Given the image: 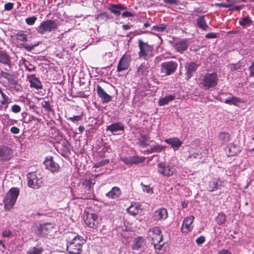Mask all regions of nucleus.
I'll return each instance as SVG.
<instances>
[{
  "label": "nucleus",
  "mask_w": 254,
  "mask_h": 254,
  "mask_svg": "<svg viewBox=\"0 0 254 254\" xmlns=\"http://www.w3.org/2000/svg\"><path fill=\"white\" fill-rule=\"evenodd\" d=\"M149 237L156 253L160 254L165 251L167 245L163 242V236L160 227H154L151 228L149 231Z\"/></svg>",
  "instance_id": "nucleus-1"
},
{
  "label": "nucleus",
  "mask_w": 254,
  "mask_h": 254,
  "mask_svg": "<svg viewBox=\"0 0 254 254\" xmlns=\"http://www.w3.org/2000/svg\"><path fill=\"white\" fill-rule=\"evenodd\" d=\"M218 81V76L216 72L206 73L201 76V78L199 79V86L204 90H209L216 87Z\"/></svg>",
  "instance_id": "nucleus-2"
},
{
  "label": "nucleus",
  "mask_w": 254,
  "mask_h": 254,
  "mask_svg": "<svg viewBox=\"0 0 254 254\" xmlns=\"http://www.w3.org/2000/svg\"><path fill=\"white\" fill-rule=\"evenodd\" d=\"M19 194V190L17 188H11L5 194L3 202L5 211H10L14 205Z\"/></svg>",
  "instance_id": "nucleus-3"
},
{
  "label": "nucleus",
  "mask_w": 254,
  "mask_h": 254,
  "mask_svg": "<svg viewBox=\"0 0 254 254\" xmlns=\"http://www.w3.org/2000/svg\"><path fill=\"white\" fill-rule=\"evenodd\" d=\"M85 242V240L82 236L77 235L68 241L66 251L69 254H79L81 253L82 245Z\"/></svg>",
  "instance_id": "nucleus-4"
},
{
  "label": "nucleus",
  "mask_w": 254,
  "mask_h": 254,
  "mask_svg": "<svg viewBox=\"0 0 254 254\" xmlns=\"http://www.w3.org/2000/svg\"><path fill=\"white\" fill-rule=\"evenodd\" d=\"M139 51L138 53L139 59L148 60L154 56V47L152 45L144 42L141 40L138 41Z\"/></svg>",
  "instance_id": "nucleus-5"
},
{
  "label": "nucleus",
  "mask_w": 254,
  "mask_h": 254,
  "mask_svg": "<svg viewBox=\"0 0 254 254\" xmlns=\"http://www.w3.org/2000/svg\"><path fill=\"white\" fill-rule=\"evenodd\" d=\"M28 187L34 189H39L43 184L42 177L37 172H30L27 175Z\"/></svg>",
  "instance_id": "nucleus-6"
},
{
  "label": "nucleus",
  "mask_w": 254,
  "mask_h": 254,
  "mask_svg": "<svg viewBox=\"0 0 254 254\" xmlns=\"http://www.w3.org/2000/svg\"><path fill=\"white\" fill-rule=\"evenodd\" d=\"M158 173L163 177H170L176 173L175 166L166 162H161L157 165Z\"/></svg>",
  "instance_id": "nucleus-7"
},
{
  "label": "nucleus",
  "mask_w": 254,
  "mask_h": 254,
  "mask_svg": "<svg viewBox=\"0 0 254 254\" xmlns=\"http://www.w3.org/2000/svg\"><path fill=\"white\" fill-rule=\"evenodd\" d=\"M58 28V24L54 20L49 19L41 23L37 28L38 33L44 34L46 32H51Z\"/></svg>",
  "instance_id": "nucleus-8"
},
{
  "label": "nucleus",
  "mask_w": 254,
  "mask_h": 254,
  "mask_svg": "<svg viewBox=\"0 0 254 254\" xmlns=\"http://www.w3.org/2000/svg\"><path fill=\"white\" fill-rule=\"evenodd\" d=\"M177 67L178 64L176 62L173 61L165 62L161 64L160 72L165 75H170L175 72Z\"/></svg>",
  "instance_id": "nucleus-9"
},
{
  "label": "nucleus",
  "mask_w": 254,
  "mask_h": 254,
  "mask_svg": "<svg viewBox=\"0 0 254 254\" xmlns=\"http://www.w3.org/2000/svg\"><path fill=\"white\" fill-rule=\"evenodd\" d=\"M94 183L90 180L85 179L81 182L83 198L91 199L93 196V186Z\"/></svg>",
  "instance_id": "nucleus-10"
},
{
  "label": "nucleus",
  "mask_w": 254,
  "mask_h": 254,
  "mask_svg": "<svg viewBox=\"0 0 254 254\" xmlns=\"http://www.w3.org/2000/svg\"><path fill=\"white\" fill-rule=\"evenodd\" d=\"M86 225L89 228L97 229L99 226L98 216L95 213H88L83 218Z\"/></svg>",
  "instance_id": "nucleus-11"
},
{
  "label": "nucleus",
  "mask_w": 254,
  "mask_h": 254,
  "mask_svg": "<svg viewBox=\"0 0 254 254\" xmlns=\"http://www.w3.org/2000/svg\"><path fill=\"white\" fill-rule=\"evenodd\" d=\"M44 164L47 170L52 173H56L59 172L60 167L59 165L56 162L52 156H47L44 161Z\"/></svg>",
  "instance_id": "nucleus-12"
},
{
  "label": "nucleus",
  "mask_w": 254,
  "mask_h": 254,
  "mask_svg": "<svg viewBox=\"0 0 254 254\" xmlns=\"http://www.w3.org/2000/svg\"><path fill=\"white\" fill-rule=\"evenodd\" d=\"M131 61V57L130 55L124 54L119 62L117 68V71L121 72L127 70L130 65Z\"/></svg>",
  "instance_id": "nucleus-13"
},
{
  "label": "nucleus",
  "mask_w": 254,
  "mask_h": 254,
  "mask_svg": "<svg viewBox=\"0 0 254 254\" xmlns=\"http://www.w3.org/2000/svg\"><path fill=\"white\" fill-rule=\"evenodd\" d=\"M194 219V217L193 216H190L185 218L181 228L182 233L187 234L192 230L193 227L192 223Z\"/></svg>",
  "instance_id": "nucleus-14"
},
{
  "label": "nucleus",
  "mask_w": 254,
  "mask_h": 254,
  "mask_svg": "<svg viewBox=\"0 0 254 254\" xmlns=\"http://www.w3.org/2000/svg\"><path fill=\"white\" fill-rule=\"evenodd\" d=\"M13 156V150L9 147L2 146L0 147V160L9 161Z\"/></svg>",
  "instance_id": "nucleus-15"
},
{
  "label": "nucleus",
  "mask_w": 254,
  "mask_h": 254,
  "mask_svg": "<svg viewBox=\"0 0 254 254\" xmlns=\"http://www.w3.org/2000/svg\"><path fill=\"white\" fill-rule=\"evenodd\" d=\"M127 7L121 3L110 4L108 8L112 13L116 16H119L121 14V10L127 9Z\"/></svg>",
  "instance_id": "nucleus-16"
},
{
  "label": "nucleus",
  "mask_w": 254,
  "mask_h": 254,
  "mask_svg": "<svg viewBox=\"0 0 254 254\" xmlns=\"http://www.w3.org/2000/svg\"><path fill=\"white\" fill-rule=\"evenodd\" d=\"M168 216L167 209L165 208H161L154 211L153 218L154 220L156 221L165 220L167 218Z\"/></svg>",
  "instance_id": "nucleus-17"
},
{
  "label": "nucleus",
  "mask_w": 254,
  "mask_h": 254,
  "mask_svg": "<svg viewBox=\"0 0 254 254\" xmlns=\"http://www.w3.org/2000/svg\"><path fill=\"white\" fill-rule=\"evenodd\" d=\"M96 90L98 96L102 100V103H108L112 100V96L107 94L100 85H97Z\"/></svg>",
  "instance_id": "nucleus-18"
},
{
  "label": "nucleus",
  "mask_w": 254,
  "mask_h": 254,
  "mask_svg": "<svg viewBox=\"0 0 254 254\" xmlns=\"http://www.w3.org/2000/svg\"><path fill=\"white\" fill-rule=\"evenodd\" d=\"M27 78L30 83L31 87L34 88L38 90L42 88V85L41 81L38 78L36 77V75L35 74L28 75Z\"/></svg>",
  "instance_id": "nucleus-19"
},
{
  "label": "nucleus",
  "mask_w": 254,
  "mask_h": 254,
  "mask_svg": "<svg viewBox=\"0 0 254 254\" xmlns=\"http://www.w3.org/2000/svg\"><path fill=\"white\" fill-rule=\"evenodd\" d=\"M198 66V65L193 62H190L186 64L185 69L187 79H189L192 76L193 73L195 72Z\"/></svg>",
  "instance_id": "nucleus-20"
},
{
  "label": "nucleus",
  "mask_w": 254,
  "mask_h": 254,
  "mask_svg": "<svg viewBox=\"0 0 254 254\" xmlns=\"http://www.w3.org/2000/svg\"><path fill=\"white\" fill-rule=\"evenodd\" d=\"M189 46L188 40L187 39H183L179 41L174 44L175 50L181 53L186 51Z\"/></svg>",
  "instance_id": "nucleus-21"
},
{
  "label": "nucleus",
  "mask_w": 254,
  "mask_h": 254,
  "mask_svg": "<svg viewBox=\"0 0 254 254\" xmlns=\"http://www.w3.org/2000/svg\"><path fill=\"white\" fill-rule=\"evenodd\" d=\"M54 229V225L52 223H45L40 225L38 228L41 234L43 235H47L52 232Z\"/></svg>",
  "instance_id": "nucleus-22"
},
{
  "label": "nucleus",
  "mask_w": 254,
  "mask_h": 254,
  "mask_svg": "<svg viewBox=\"0 0 254 254\" xmlns=\"http://www.w3.org/2000/svg\"><path fill=\"white\" fill-rule=\"evenodd\" d=\"M122 194L121 189L118 187H114L111 190L106 193V196L112 199H117Z\"/></svg>",
  "instance_id": "nucleus-23"
},
{
  "label": "nucleus",
  "mask_w": 254,
  "mask_h": 254,
  "mask_svg": "<svg viewBox=\"0 0 254 254\" xmlns=\"http://www.w3.org/2000/svg\"><path fill=\"white\" fill-rule=\"evenodd\" d=\"M165 142L170 145L175 149H178L182 144V141L178 137H172L165 139Z\"/></svg>",
  "instance_id": "nucleus-24"
},
{
  "label": "nucleus",
  "mask_w": 254,
  "mask_h": 254,
  "mask_svg": "<svg viewBox=\"0 0 254 254\" xmlns=\"http://www.w3.org/2000/svg\"><path fill=\"white\" fill-rule=\"evenodd\" d=\"M106 130L107 131H110L112 133L118 131H124V126L120 122L116 123L107 126Z\"/></svg>",
  "instance_id": "nucleus-25"
},
{
  "label": "nucleus",
  "mask_w": 254,
  "mask_h": 254,
  "mask_svg": "<svg viewBox=\"0 0 254 254\" xmlns=\"http://www.w3.org/2000/svg\"><path fill=\"white\" fill-rule=\"evenodd\" d=\"M196 25L200 29L204 31L209 29V26L206 23L204 15L200 16L196 19Z\"/></svg>",
  "instance_id": "nucleus-26"
},
{
  "label": "nucleus",
  "mask_w": 254,
  "mask_h": 254,
  "mask_svg": "<svg viewBox=\"0 0 254 254\" xmlns=\"http://www.w3.org/2000/svg\"><path fill=\"white\" fill-rule=\"evenodd\" d=\"M10 57L5 51H0V63L7 65L9 67L11 66Z\"/></svg>",
  "instance_id": "nucleus-27"
},
{
  "label": "nucleus",
  "mask_w": 254,
  "mask_h": 254,
  "mask_svg": "<svg viewBox=\"0 0 254 254\" xmlns=\"http://www.w3.org/2000/svg\"><path fill=\"white\" fill-rule=\"evenodd\" d=\"M139 137L137 138V144L140 146L142 147H145L147 146L149 144L148 142L150 138L149 135L143 134L140 132H139Z\"/></svg>",
  "instance_id": "nucleus-28"
},
{
  "label": "nucleus",
  "mask_w": 254,
  "mask_h": 254,
  "mask_svg": "<svg viewBox=\"0 0 254 254\" xmlns=\"http://www.w3.org/2000/svg\"><path fill=\"white\" fill-rule=\"evenodd\" d=\"M231 139L230 133L226 131H221L219 133L218 140L221 142L222 145L227 144Z\"/></svg>",
  "instance_id": "nucleus-29"
},
{
  "label": "nucleus",
  "mask_w": 254,
  "mask_h": 254,
  "mask_svg": "<svg viewBox=\"0 0 254 254\" xmlns=\"http://www.w3.org/2000/svg\"><path fill=\"white\" fill-rule=\"evenodd\" d=\"M226 151L228 156H233L236 155L239 152V147L230 143L226 149Z\"/></svg>",
  "instance_id": "nucleus-30"
},
{
  "label": "nucleus",
  "mask_w": 254,
  "mask_h": 254,
  "mask_svg": "<svg viewBox=\"0 0 254 254\" xmlns=\"http://www.w3.org/2000/svg\"><path fill=\"white\" fill-rule=\"evenodd\" d=\"M243 102V101L241 98L235 96L228 97L224 101V103L226 104L236 106H238L239 104Z\"/></svg>",
  "instance_id": "nucleus-31"
},
{
  "label": "nucleus",
  "mask_w": 254,
  "mask_h": 254,
  "mask_svg": "<svg viewBox=\"0 0 254 254\" xmlns=\"http://www.w3.org/2000/svg\"><path fill=\"white\" fill-rule=\"evenodd\" d=\"M127 211L128 213L133 216L141 212V209L140 207L136 203H131L130 206L127 208Z\"/></svg>",
  "instance_id": "nucleus-32"
},
{
  "label": "nucleus",
  "mask_w": 254,
  "mask_h": 254,
  "mask_svg": "<svg viewBox=\"0 0 254 254\" xmlns=\"http://www.w3.org/2000/svg\"><path fill=\"white\" fill-rule=\"evenodd\" d=\"M144 243V239L142 237H138L134 239L132 245V249L137 251L141 249Z\"/></svg>",
  "instance_id": "nucleus-33"
},
{
  "label": "nucleus",
  "mask_w": 254,
  "mask_h": 254,
  "mask_svg": "<svg viewBox=\"0 0 254 254\" xmlns=\"http://www.w3.org/2000/svg\"><path fill=\"white\" fill-rule=\"evenodd\" d=\"M175 98V96L173 95L166 96L159 100L158 104L159 106H164L168 104L170 102L174 100Z\"/></svg>",
  "instance_id": "nucleus-34"
},
{
  "label": "nucleus",
  "mask_w": 254,
  "mask_h": 254,
  "mask_svg": "<svg viewBox=\"0 0 254 254\" xmlns=\"http://www.w3.org/2000/svg\"><path fill=\"white\" fill-rule=\"evenodd\" d=\"M253 21L249 17H242L239 22V24L242 26L245 27L251 26Z\"/></svg>",
  "instance_id": "nucleus-35"
},
{
  "label": "nucleus",
  "mask_w": 254,
  "mask_h": 254,
  "mask_svg": "<svg viewBox=\"0 0 254 254\" xmlns=\"http://www.w3.org/2000/svg\"><path fill=\"white\" fill-rule=\"evenodd\" d=\"M226 220V215L222 212L219 213L217 216L215 218V220L219 225L224 224Z\"/></svg>",
  "instance_id": "nucleus-36"
},
{
  "label": "nucleus",
  "mask_w": 254,
  "mask_h": 254,
  "mask_svg": "<svg viewBox=\"0 0 254 254\" xmlns=\"http://www.w3.org/2000/svg\"><path fill=\"white\" fill-rule=\"evenodd\" d=\"M0 75L3 78H6L10 83H12L15 80L14 75L10 73L2 71Z\"/></svg>",
  "instance_id": "nucleus-37"
},
{
  "label": "nucleus",
  "mask_w": 254,
  "mask_h": 254,
  "mask_svg": "<svg viewBox=\"0 0 254 254\" xmlns=\"http://www.w3.org/2000/svg\"><path fill=\"white\" fill-rule=\"evenodd\" d=\"M15 37L17 40L20 41L21 42H26L27 41V35L24 33L22 31H20L16 33L15 35Z\"/></svg>",
  "instance_id": "nucleus-38"
},
{
  "label": "nucleus",
  "mask_w": 254,
  "mask_h": 254,
  "mask_svg": "<svg viewBox=\"0 0 254 254\" xmlns=\"http://www.w3.org/2000/svg\"><path fill=\"white\" fill-rule=\"evenodd\" d=\"M131 157L132 165L143 163L145 160L144 156H131Z\"/></svg>",
  "instance_id": "nucleus-39"
},
{
  "label": "nucleus",
  "mask_w": 254,
  "mask_h": 254,
  "mask_svg": "<svg viewBox=\"0 0 254 254\" xmlns=\"http://www.w3.org/2000/svg\"><path fill=\"white\" fill-rule=\"evenodd\" d=\"M217 187V181L216 179H213L209 181L207 187V190L210 191H212L216 190Z\"/></svg>",
  "instance_id": "nucleus-40"
},
{
  "label": "nucleus",
  "mask_w": 254,
  "mask_h": 254,
  "mask_svg": "<svg viewBox=\"0 0 254 254\" xmlns=\"http://www.w3.org/2000/svg\"><path fill=\"white\" fill-rule=\"evenodd\" d=\"M147 72V67L144 64H141L137 68V73L139 75H145Z\"/></svg>",
  "instance_id": "nucleus-41"
},
{
  "label": "nucleus",
  "mask_w": 254,
  "mask_h": 254,
  "mask_svg": "<svg viewBox=\"0 0 254 254\" xmlns=\"http://www.w3.org/2000/svg\"><path fill=\"white\" fill-rule=\"evenodd\" d=\"M43 251V249L41 247H34L31 248L28 252V254H41Z\"/></svg>",
  "instance_id": "nucleus-42"
},
{
  "label": "nucleus",
  "mask_w": 254,
  "mask_h": 254,
  "mask_svg": "<svg viewBox=\"0 0 254 254\" xmlns=\"http://www.w3.org/2000/svg\"><path fill=\"white\" fill-rule=\"evenodd\" d=\"M167 28V26L165 24H162L158 25L153 26L151 29L155 31L159 32H164L166 29Z\"/></svg>",
  "instance_id": "nucleus-43"
},
{
  "label": "nucleus",
  "mask_w": 254,
  "mask_h": 254,
  "mask_svg": "<svg viewBox=\"0 0 254 254\" xmlns=\"http://www.w3.org/2000/svg\"><path fill=\"white\" fill-rule=\"evenodd\" d=\"M41 104L42 107L47 111L50 112L52 111V108L51 106V102L50 101H44Z\"/></svg>",
  "instance_id": "nucleus-44"
},
{
  "label": "nucleus",
  "mask_w": 254,
  "mask_h": 254,
  "mask_svg": "<svg viewBox=\"0 0 254 254\" xmlns=\"http://www.w3.org/2000/svg\"><path fill=\"white\" fill-rule=\"evenodd\" d=\"M110 162V159H106L105 160H103L102 161H99L97 162L96 163L94 164L93 167L94 168H99L100 167H102L105 166V165L108 164Z\"/></svg>",
  "instance_id": "nucleus-45"
},
{
  "label": "nucleus",
  "mask_w": 254,
  "mask_h": 254,
  "mask_svg": "<svg viewBox=\"0 0 254 254\" xmlns=\"http://www.w3.org/2000/svg\"><path fill=\"white\" fill-rule=\"evenodd\" d=\"M37 17L36 16H33L32 17L27 18L25 19V21L28 25H32L35 23Z\"/></svg>",
  "instance_id": "nucleus-46"
},
{
  "label": "nucleus",
  "mask_w": 254,
  "mask_h": 254,
  "mask_svg": "<svg viewBox=\"0 0 254 254\" xmlns=\"http://www.w3.org/2000/svg\"><path fill=\"white\" fill-rule=\"evenodd\" d=\"M2 97V100L0 101V103L2 105H5L10 102V99L8 98L7 96L6 95L5 93L2 94L1 95Z\"/></svg>",
  "instance_id": "nucleus-47"
},
{
  "label": "nucleus",
  "mask_w": 254,
  "mask_h": 254,
  "mask_svg": "<svg viewBox=\"0 0 254 254\" xmlns=\"http://www.w3.org/2000/svg\"><path fill=\"white\" fill-rule=\"evenodd\" d=\"M82 118H83V115H80L79 116H73L72 117L69 118L68 120L72 122H78V121L82 120Z\"/></svg>",
  "instance_id": "nucleus-48"
},
{
  "label": "nucleus",
  "mask_w": 254,
  "mask_h": 254,
  "mask_svg": "<svg viewBox=\"0 0 254 254\" xmlns=\"http://www.w3.org/2000/svg\"><path fill=\"white\" fill-rule=\"evenodd\" d=\"M201 153L199 152H194L193 153L190 155L188 156V158L190 159H201Z\"/></svg>",
  "instance_id": "nucleus-49"
},
{
  "label": "nucleus",
  "mask_w": 254,
  "mask_h": 254,
  "mask_svg": "<svg viewBox=\"0 0 254 254\" xmlns=\"http://www.w3.org/2000/svg\"><path fill=\"white\" fill-rule=\"evenodd\" d=\"M152 147L154 150V152H161L165 149L164 146H161L160 145H156L152 146Z\"/></svg>",
  "instance_id": "nucleus-50"
},
{
  "label": "nucleus",
  "mask_w": 254,
  "mask_h": 254,
  "mask_svg": "<svg viewBox=\"0 0 254 254\" xmlns=\"http://www.w3.org/2000/svg\"><path fill=\"white\" fill-rule=\"evenodd\" d=\"M141 185L142 186L143 190L144 191H145L148 193H153V189L151 187H150L148 186H146L142 183H141Z\"/></svg>",
  "instance_id": "nucleus-51"
},
{
  "label": "nucleus",
  "mask_w": 254,
  "mask_h": 254,
  "mask_svg": "<svg viewBox=\"0 0 254 254\" xmlns=\"http://www.w3.org/2000/svg\"><path fill=\"white\" fill-rule=\"evenodd\" d=\"M21 107L20 106L15 104L11 107V111L14 113H18L21 111Z\"/></svg>",
  "instance_id": "nucleus-52"
},
{
  "label": "nucleus",
  "mask_w": 254,
  "mask_h": 254,
  "mask_svg": "<svg viewBox=\"0 0 254 254\" xmlns=\"http://www.w3.org/2000/svg\"><path fill=\"white\" fill-rule=\"evenodd\" d=\"M37 45L35 44L33 45H28L27 44H24L22 45L23 47L27 51H31L32 50L34 49V48L37 46Z\"/></svg>",
  "instance_id": "nucleus-53"
},
{
  "label": "nucleus",
  "mask_w": 254,
  "mask_h": 254,
  "mask_svg": "<svg viewBox=\"0 0 254 254\" xmlns=\"http://www.w3.org/2000/svg\"><path fill=\"white\" fill-rule=\"evenodd\" d=\"M4 7L5 10H11L13 8V3L12 2H7L4 4Z\"/></svg>",
  "instance_id": "nucleus-54"
},
{
  "label": "nucleus",
  "mask_w": 254,
  "mask_h": 254,
  "mask_svg": "<svg viewBox=\"0 0 254 254\" xmlns=\"http://www.w3.org/2000/svg\"><path fill=\"white\" fill-rule=\"evenodd\" d=\"M2 236L4 237L10 238L12 237V233L9 230H5L2 232Z\"/></svg>",
  "instance_id": "nucleus-55"
},
{
  "label": "nucleus",
  "mask_w": 254,
  "mask_h": 254,
  "mask_svg": "<svg viewBox=\"0 0 254 254\" xmlns=\"http://www.w3.org/2000/svg\"><path fill=\"white\" fill-rule=\"evenodd\" d=\"M134 16V14L131 12L126 11L122 14L123 18L130 17Z\"/></svg>",
  "instance_id": "nucleus-56"
},
{
  "label": "nucleus",
  "mask_w": 254,
  "mask_h": 254,
  "mask_svg": "<svg viewBox=\"0 0 254 254\" xmlns=\"http://www.w3.org/2000/svg\"><path fill=\"white\" fill-rule=\"evenodd\" d=\"M25 67L26 70H28L29 72L34 71L36 69L35 66L31 64H29V65H27V64H25Z\"/></svg>",
  "instance_id": "nucleus-57"
},
{
  "label": "nucleus",
  "mask_w": 254,
  "mask_h": 254,
  "mask_svg": "<svg viewBox=\"0 0 254 254\" xmlns=\"http://www.w3.org/2000/svg\"><path fill=\"white\" fill-rule=\"evenodd\" d=\"M217 37V35L215 33H208L205 35V38L207 39H214Z\"/></svg>",
  "instance_id": "nucleus-58"
},
{
  "label": "nucleus",
  "mask_w": 254,
  "mask_h": 254,
  "mask_svg": "<svg viewBox=\"0 0 254 254\" xmlns=\"http://www.w3.org/2000/svg\"><path fill=\"white\" fill-rule=\"evenodd\" d=\"M205 241V237L204 236H201L196 240V243L197 245H201L204 243Z\"/></svg>",
  "instance_id": "nucleus-59"
},
{
  "label": "nucleus",
  "mask_w": 254,
  "mask_h": 254,
  "mask_svg": "<svg viewBox=\"0 0 254 254\" xmlns=\"http://www.w3.org/2000/svg\"><path fill=\"white\" fill-rule=\"evenodd\" d=\"M250 76H254V61L252 62V64L249 66Z\"/></svg>",
  "instance_id": "nucleus-60"
},
{
  "label": "nucleus",
  "mask_w": 254,
  "mask_h": 254,
  "mask_svg": "<svg viewBox=\"0 0 254 254\" xmlns=\"http://www.w3.org/2000/svg\"><path fill=\"white\" fill-rule=\"evenodd\" d=\"M122 160L127 165H132L131 156L124 158L122 159Z\"/></svg>",
  "instance_id": "nucleus-61"
},
{
  "label": "nucleus",
  "mask_w": 254,
  "mask_h": 254,
  "mask_svg": "<svg viewBox=\"0 0 254 254\" xmlns=\"http://www.w3.org/2000/svg\"><path fill=\"white\" fill-rule=\"evenodd\" d=\"M166 4H178L179 0H163Z\"/></svg>",
  "instance_id": "nucleus-62"
},
{
  "label": "nucleus",
  "mask_w": 254,
  "mask_h": 254,
  "mask_svg": "<svg viewBox=\"0 0 254 254\" xmlns=\"http://www.w3.org/2000/svg\"><path fill=\"white\" fill-rule=\"evenodd\" d=\"M216 5L219 6L220 7H225V8H228V7L232 6V4L225 3H216Z\"/></svg>",
  "instance_id": "nucleus-63"
},
{
  "label": "nucleus",
  "mask_w": 254,
  "mask_h": 254,
  "mask_svg": "<svg viewBox=\"0 0 254 254\" xmlns=\"http://www.w3.org/2000/svg\"><path fill=\"white\" fill-rule=\"evenodd\" d=\"M10 131L13 134H18L20 132L19 129L16 127H12L10 128Z\"/></svg>",
  "instance_id": "nucleus-64"
}]
</instances>
